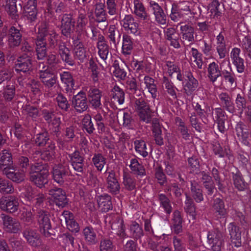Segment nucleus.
Returning a JSON list of instances; mask_svg holds the SVG:
<instances>
[{
    "instance_id": "nucleus-34",
    "label": "nucleus",
    "mask_w": 251,
    "mask_h": 251,
    "mask_svg": "<svg viewBox=\"0 0 251 251\" xmlns=\"http://www.w3.org/2000/svg\"><path fill=\"white\" fill-rule=\"evenodd\" d=\"M221 105L230 113L234 112V109L230 97L226 93H222L219 95Z\"/></svg>"
},
{
    "instance_id": "nucleus-58",
    "label": "nucleus",
    "mask_w": 251,
    "mask_h": 251,
    "mask_svg": "<svg viewBox=\"0 0 251 251\" xmlns=\"http://www.w3.org/2000/svg\"><path fill=\"white\" fill-rule=\"evenodd\" d=\"M130 231L132 236L138 238L143 235V230L138 224L136 222H132L130 226Z\"/></svg>"
},
{
    "instance_id": "nucleus-19",
    "label": "nucleus",
    "mask_w": 251,
    "mask_h": 251,
    "mask_svg": "<svg viewBox=\"0 0 251 251\" xmlns=\"http://www.w3.org/2000/svg\"><path fill=\"white\" fill-rule=\"evenodd\" d=\"M69 157L74 169L77 172L82 173L84 167V159L80 155V153L75 151L70 154Z\"/></svg>"
},
{
    "instance_id": "nucleus-3",
    "label": "nucleus",
    "mask_w": 251,
    "mask_h": 251,
    "mask_svg": "<svg viewBox=\"0 0 251 251\" xmlns=\"http://www.w3.org/2000/svg\"><path fill=\"white\" fill-rule=\"evenodd\" d=\"M191 15L189 3L187 2L180 3L178 7L175 4H172L170 17L173 21H177L182 18L187 20L186 16L190 17Z\"/></svg>"
},
{
    "instance_id": "nucleus-15",
    "label": "nucleus",
    "mask_w": 251,
    "mask_h": 251,
    "mask_svg": "<svg viewBox=\"0 0 251 251\" xmlns=\"http://www.w3.org/2000/svg\"><path fill=\"white\" fill-rule=\"evenodd\" d=\"M68 169L67 164L55 166L52 171V176L54 181L59 184L62 183L68 174Z\"/></svg>"
},
{
    "instance_id": "nucleus-61",
    "label": "nucleus",
    "mask_w": 251,
    "mask_h": 251,
    "mask_svg": "<svg viewBox=\"0 0 251 251\" xmlns=\"http://www.w3.org/2000/svg\"><path fill=\"white\" fill-rule=\"evenodd\" d=\"M123 184L125 188L128 190H132L135 188V181L128 175L124 176Z\"/></svg>"
},
{
    "instance_id": "nucleus-30",
    "label": "nucleus",
    "mask_w": 251,
    "mask_h": 251,
    "mask_svg": "<svg viewBox=\"0 0 251 251\" xmlns=\"http://www.w3.org/2000/svg\"><path fill=\"white\" fill-rule=\"evenodd\" d=\"M73 46L75 56L80 60H82L86 57L85 49L83 43L77 37L73 38Z\"/></svg>"
},
{
    "instance_id": "nucleus-37",
    "label": "nucleus",
    "mask_w": 251,
    "mask_h": 251,
    "mask_svg": "<svg viewBox=\"0 0 251 251\" xmlns=\"http://www.w3.org/2000/svg\"><path fill=\"white\" fill-rule=\"evenodd\" d=\"M133 49V43L132 38L127 35L123 36L122 52L125 55H129L131 53Z\"/></svg>"
},
{
    "instance_id": "nucleus-9",
    "label": "nucleus",
    "mask_w": 251,
    "mask_h": 251,
    "mask_svg": "<svg viewBox=\"0 0 251 251\" xmlns=\"http://www.w3.org/2000/svg\"><path fill=\"white\" fill-rule=\"evenodd\" d=\"M49 194L59 207H63L68 202L65 192L61 188L55 187L51 189L49 191Z\"/></svg>"
},
{
    "instance_id": "nucleus-45",
    "label": "nucleus",
    "mask_w": 251,
    "mask_h": 251,
    "mask_svg": "<svg viewBox=\"0 0 251 251\" xmlns=\"http://www.w3.org/2000/svg\"><path fill=\"white\" fill-rule=\"evenodd\" d=\"M59 52L63 61L70 65H73L74 63L70 57V50L63 44L59 45Z\"/></svg>"
},
{
    "instance_id": "nucleus-48",
    "label": "nucleus",
    "mask_w": 251,
    "mask_h": 251,
    "mask_svg": "<svg viewBox=\"0 0 251 251\" xmlns=\"http://www.w3.org/2000/svg\"><path fill=\"white\" fill-rule=\"evenodd\" d=\"M15 94V87L13 83L6 85L4 89L3 97L6 100L10 101L14 97Z\"/></svg>"
},
{
    "instance_id": "nucleus-52",
    "label": "nucleus",
    "mask_w": 251,
    "mask_h": 251,
    "mask_svg": "<svg viewBox=\"0 0 251 251\" xmlns=\"http://www.w3.org/2000/svg\"><path fill=\"white\" fill-rule=\"evenodd\" d=\"M14 192V188L11 183L8 180L0 178V193H12Z\"/></svg>"
},
{
    "instance_id": "nucleus-16",
    "label": "nucleus",
    "mask_w": 251,
    "mask_h": 251,
    "mask_svg": "<svg viewBox=\"0 0 251 251\" xmlns=\"http://www.w3.org/2000/svg\"><path fill=\"white\" fill-rule=\"evenodd\" d=\"M240 49L234 48L230 52V57L232 63L236 66L237 71L239 73L244 72L245 70L244 59L240 56Z\"/></svg>"
},
{
    "instance_id": "nucleus-28",
    "label": "nucleus",
    "mask_w": 251,
    "mask_h": 251,
    "mask_svg": "<svg viewBox=\"0 0 251 251\" xmlns=\"http://www.w3.org/2000/svg\"><path fill=\"white\" fill-rule=\"evenodd\" d=\"M3 173L8 178L16 183H20L25 179V175L24 171L16 170L14 166V169H8Z\"/></svg>"
},
{
    "instance_id": "nucleus-49",
    "label": "nucleus",
    "mask_w": 251,
    "mask_h": 251,
    "mask_svg": "<svg viewBox=\"0 0 251 251\" xmlns=\"http://www.w3.org/2000/svg\"><path fill=\"white\" fill-rule=\"evenodd\" d=\"M160 206L162 207L165 212L170 214L172 210V207L169 199L163 194L159 195Z\"/></svg>"
},
{
    "instance_id": "nucleus-1",
    "label": "nucleus",
    "mask_w": 251,
    "mask_h": 251,
    "mask_svg": "<svg viewBox=\"0 0 251 251\" xmlns=\"http://www.w3.org/2000/svg\"><path fill=\"white\" fill-rule=\"evenodd\" d=\"M30 180L39 188L48 182L49 171L46 165L36 163L30 168Z\"/></svg>"
},
{
    "instance_id": "nucleus-18",
    "label": "nucleus",
    "mask_w": 251,
    "mask_h": 251,
    "mask_svg": "<svg viewBox=\"0 0 251 251\" xmlns=\"http://www.w3.org/2000/svg\"><path fill=\"white\" fill-rule=\"evenodd\" d=\"M75 110L82 113L88 108V104L85 95L83 93H78L75 95L73 100Z\"/></svg>"
},
{
    "instance_id": "nucleus-57",
    "label": "nucleus",
    "mask_w": 251,
    "mask_h": 251,
    "mask_svg": "<svg viewBox=\"0 0 251 251\" xmlns=\"http://www.w3.org/2000/svg\"><path fill=\"white\" fill-rule=\"evenodd\" d=\"M57 37L58 35L55 31L53 29H50L47 25L46 32L43 36L44 41H46V38L48 37L50 44L54 45L56 43Z\"/></svg>"
},
{
    "instance_id": "nucleus-4",
    "label": "nucleus",
    "mask_w": 251,
    "mask_h": 251,
    "mask_svg": "<svg viewBox=\"0 0 251 251\" xmlns=\"http://www.w3.org/2000/svg\"><path fill=\"white\" fill-rule=\"evenodd\" d=\"M47 24H42L38 28L36 41V52L37 58L39 60L43 59L47 54L46 42L43 39V36L46 32Z\"/></svg>"
},
{
    "instance_id": "nucleus-7",
    "label": "nucleus",
    "mask_w": 251,
    "mask_h": 251,
    "mask_svg": "<svg viewBox=\"0 0 251 251\" xmlns=\"http://www.w3.org/2000/svg\"><path fill=\"white\" fill-rule=\"evenodd\" d=\"M21 197L33 205L35 204L37 208L41 205L44 200L43 194L37 193L30 187H28L25 192H23Z\"/></svg>"
},
{
    "instance_id": "nucleus-11",
    "label": "nucleus",
    "mask_w": 251,
    "mask_h": 251,
    "mask_svg": "<svg viewBox=\"0 0 251 251\" xmlns=\"http://www.w3.org/2000/svg\"><path fill=\"white\" fill-rule=\"evenodd\" d=\"M61 30L62 34L69 36L73 31L75 26V21L71 15L64 14L61 18Z\"/></svg>"
},
{
    "instance_id": "nucleus-12",
    "label": "nucleus",
    "mask_w": 251,
    "mask_h": 251,
    "mask_svg": "<svg viewBox=\"0 0 251 251\" xmlns=\"http://www.w3.org/2000/svg\"><path fill=\"white\" fill-rule=\"evenodd\" d=\"M31 56L22 55L16 61L15 65L16 71L26 73L32 70Z\"/></svg>"
},
{
    "instance_id": "nucleus-33",
    "label": "nucleus",
    "mask_w": 251,
    "mask_h": 251,
    "mask_svg": "<svg viewBox=\"0 0 251 251\" xmlns=\"http://www.w3.org/2000/svg\"><path fill=\"white\" fill-rule=\"evenodd\" d=\"M101 93L97 88H91L88 92L90 102L95 108L99 107L100 104Z\"/></svg>"
},
{
    "instance_id": "nucleus-22",
    "label": "nucleus",
    "mask_w": 251,
    "mask_h": 251,
    "mask_svg": "<svg viewBox=\"0 0 251 251\" xmlns=\"http://www.w3.org/2000/svg\"><path fill=\"white\" fill-rule=\"evenodd\" d=\"M97 200L99 208L101 212H107L112 209L111 198L108 194L99 196Z\"/></svg>"
},
{
    "instance_id": "nucleus-27",
    "label": "nucleus",
    "mask_w": 251,
    "mask_h": 251,
    "mask_svg": "<svg viewBox=\"0 0 251 251\" xmlns=\"http://www.w3.org/2000/svg\"><path fill=\"white\" fill-rule=\"evenodd\" d=\"M237 136L246 145L251 143V133L242 124H238L236 127Z\"/></svg>"
},
{
    "instance_id": "nucleus-2",
    "label": "nucleus",
    "mask_w": 251,
    "mask_h": 251,
    "mask_svg": "<svg viewBox=\"0 0 251 251\" xmlns=\"http://www.w3.org/2000/svg\"><path fill=\"white\" fill-rule=\"evenodd\" d=\"M176 78L179 81L184 80V90L187 95H191L198 86V80L190 72H185L183 75L179 73L177 74Z\"/></svg>"
},
{
    "instance_id": "nucleus-42",
    "label": "nucleus",
    "mask_w": 251,
    "mask_h": 251,
    "mask_svg": "<svg viewBox=\"0 0 251 251\" xmlns=\"http://www.w3.org/2000/svg\"><path fill=\"white\" fill-rule=\"evenodd\" d=\"M213 207L215 213L220 217H224L227 213L224 201L219 198L214 200Z\"/></svg>"
},
{
    "instance_id": "nucleus-62",
    "label": "nucleus",
    "mask_w": 251,
    "mask_h": 251,
    "mask_svg": "<svg viewBox=\"0 0 251 251\" xmlns=\"http://www.w3.org/2000/svg\"><path fill=\"white\" fill-rule=\"evenodd\" d=\"M58 106L63 110H67L69 107V104L67 99L62 94H58L56 98Z\"/></svg>"
},
{
    "instance_id": "nucleus-24",
    "label": "nucleus",
    "mask_w": 251,
    "mask_h": 251,
    "mask_svg": "<svg viewBox=\"0 0 251 251\" xmlns=\"http://www.w3.org/2000/svg\"><path fill=\"white\" fill-rule=\"evenodd\" d=\"M22 34L20 30L12 26L9 31L8 43L11 47H14L20 45L21 42Z\"/></svg>"
},
{
    "instance_id": "nucleus-6",
    "label": "nucleus",
    "mask_w": 251,
    "mask_h": 251,
    "mask_svg": "<svg viewBox=\"0 0 251 251\" xmlns=\"http://www.w3.org/2000/svg\"><path fill=\"white\" fill-rule=\"evenodd\" d=\"M38 224L41 232L46 236L50 234L49 230L51 229L50 221L47 212L39 210L37 216Z\"/></svg>"
},
{
    "instance_id": "nucleus-5",
    "label": "nucleus",
    "mask_w": 251,
    "mask_h": 251,
    "mask_svg": "<svg viewBox=\"0 0 251 251\" xmlns=\"http://www.w3.org/2000/svg\"><path fill=\"white\" fill-rule=\"evenodd\" d=\"M135 109L140 120L146 123L151 121V111L149 105L143 99H140L135 101Z\"/></svg>"
},
{
    "instance_id": "nucleus-44",
    "label": "nucleus",
    "mask_w": 251,
    "mask_h": 251,
    "mask_svg": "<svg viewBox=\"0 0 251 251\" xmlns=\"http://www.w3.org/2000/svg\"><path fill=\"white\" fill-rule=\"evenodd\" d=\"M83 233L86 241L90 244H95L97 242L96 233L92 227H85Z\"/></svg>"
},
{
    "instance_id": "nucleus-17",
    "label": "nucleus",
    "mask_w": 251,
    "mask_h": 251,
    "mask_svg": "<svg viewBox=\"0 0 251 251\" xmlns=\"http://www.w3.org/2000/svg\"><path fill=\"white\" fill-rule=\"evenodd\" d=\"M121 24L124 29L128 32L134 34H138L139 33L138 24L135 22L134 18L131 15H126L122 21Z\"/></svg>"
},
{
    "instance_id": "nucleus-14",
    "label": "nucleus",
    "mask_w": 251,
    "mask_h": 251,
    "mask_svg": "<svg viewBox=\"0 0 251 251\" xmlns=\"http://www.w3.org/2000/svg\"><path fill=\"white\" fill-rule=\"evenodd\" d=\"M0 168L3 172L8 169H14L12 155L7 150H3L0 152Z\"/></svg>"
},
{
    "instance_id": "nucleus-10",
    "label": "nucleus",
    "mask_w": 251,
    "mask_h": 251,
    "mask_svg": "<svg viewBox=\"0 0 251 251\" xmlns=\"http://www.w3.org/2000/svg\"><path fill=\"white\" fill-rule=\"evenodd\" d=\"M4 229L9 232L17 233L21 229L20 223L15 219L2 214L1 215Z\"/></svg>"
},
{
    "instance_id": "nucleus-21",
    "label": "nucleus",
    "mask_w": 251,
    "mask_h": 251,
    "mask_svg": "<svg viewBox=\"0 0 251 251\" xmlns=\"http://www.w3.org/2000/svg\"><path fill=\"white\" fill-rule=\"evenodd\" d=\"M216 50L220 59H223L226 57L227 50L225 37L222 32H220L216 37Z\"/></svg>"
},
{
    "instance_id": "nucleus-31",
    "label": "nucleus",
    "mask_w": 251,
    "mask_h": 251,
    "mask_svg": "<svg viewBox=\"0 0 251 251\" xmlns=\"http://www.w3.org/2000/svg\"><path fill=\"white\" fill-rule=\"evenodd\" d=\"M23 235L27 241L32 246L37 247L40 245L39 235L35 230L27 229L23 232Z\"/></svg>"
},
{
    "instance_id": "nucleus-53",
    "label": "nucleus",
    "mask_w": 251,
    "mask_h": 251,
    "mask_svg": "<svg viewBox=\"0 0 251 251\" xmlns=\"http://www.w3.org/2000/svg\"><path fill=\"white\" fill-rule=\"evenodd\" d=\"M201 175L205 187L208 190L209 194H211L213 192L214 186L211 177L204 172H201Z\"/></svg>"
},
{
    "instance_id": "nucleus-32",
    "label": "nucleus",
    "mask_w": 251,
    "mask_h": 251,
    "mask_svg": "<svg viewBox=\"0 0 251 251\" xmlns=\"http://www.w3.org/2000/svg\"><path fill=\"white\" fill-rule=\"evenodd\" d=\"M221 75V71L218 64L215 62L210 63L207 67V76L210 81L213 83L215 82Z\"/></svg>"
},
{
    "instance_id": "nucleus-26",
    "label": "nucleus",
    "mask_w": 251,
    "mask_h": 251,
    "mask_svg": "<svg viewBox=\"0 0 251 251\" xmlns=\"http://www.w3.org/2000/svg\"><path fill=\"white\" fill-rule=\"evenodd\" d=\"M228 229L230 235L232 243L236 247L241 246V233L239 227L235 226L233 223H230L228 226Z\"/></svg>"
},
{
    "instance_id": "nucleus-38",
    "label": "nucleus",
    "mask_w": 251,
    "mask_h": 251,
    "mask_svg": "<svg viewBox=\"0 0 251 251\" xmlns=\"http://www.w3.org/2000/svg\"><path fill=\"white\" fill-rule=\"evenodd\" d=\"M134 12L141 20H146L148 14L142 3L139 0H134Z\"/></svg>"
},
{
    "instance_id": "nucleus-41",
    "label": "nucleus",
    "mask_w": 251,
    "mask_h": 251,
    "mask_svg": "<svg viewBox=\"0 0 251 251\" xmlns=\"http://www.w3.org/2000/svg\"><path fill=\"white\" fill-rule=\"evenodd\" d=\"M144 81L148 92L151 93L152 97L155 99L157 96V88L154 83V80L149 76H145L144 78Z\"/></svg>"
},
{
    "instance_id": "nucleus-35",
    "label": "nucleus",
    "mask_w": 251,
    "mask_h": 251,
    "mask_svg": "<svg viewBox=\"0 0 251 251\" xmlns=\"http://www.w3.org/2000/svg\"><path fill=\"white\" fill-rule=\"evenodd\" d=\"M191 195L197 202H200L203 200L202 191L199 184L196 181L191 182Z\"/></svg>"
},
{
    "instance_id": "nucleus-59",
    "label": "nucleus",
    "mask_w": 251,
    "mask_h": 251,
    "mask_svg": "<svg viewBox=\"0 0 251 251\" xmlns=\"http://www.w3.org/2000/svg\"><path fill=\"white\" fill-rule=\"evenodd\" d=\"M82 124L87 132L91 133L93 132L95 128L91 121V117L90 115H87L84 116L82 120Z\"/></svg>"
},
{
    "instance_id": "nucleus-40",
    "label": "nucleus",
    "mask_w": 251,
    "mask_h": 251,
    "mask_svg": "<svg viewBox=\"0 0 251 251\" xmlns=\"http://www.w3.org/2000/svg\"><path fill=\"white\" fill-rule=\"evenodd\" d=\"M55 149L54 143H49L47 147L42 152L41 154V158L46 161H49L52 159L55 154Z\"/></svg>"
},
{
    "instance_id": "nucleus-55",
    "label": "nucleus",
    "mask_w": 251,
    "mask_h": 251,
    "mask_svg": "<svg viewBox=\"0 0 251 251\" xmlns=\"http://www.w3.org/2000/svg\"><path fill=\"white\" fill-rule=\"evenodd\" d=\"M53 75L54 74L50 67L45 66L44 64L42 65V69L40 70L39 73V76L41 81L46 80V79L49 78Z\"/></svg>"
},
{
    "instance_id": "nucleus-47",
    "label": "nucleus",
    "mask_w": 251,
    "mask_h": 251,
    "mask_svg": "<svg viewBox=\"0 0 251 251\" xmlns=\"http://www.w3.org/2000/svg\"><path fill=\"white\" fill-rule=\"evenodd\" d=\"M175 122L182 138L185 140L188 139L189 137V134L187 127L185 126L184 123L179 117H176L175 119Z\"/></svg>"
},
{
    "instance_id": "nucleus-13",
    "label": "nucleus",
    "mask_w": 251,
    "mask_h": 251,
    "mask_svg": "<svg viewBox=\"0 0 251 251\" xmlns=\"http://www.w3.org/2000/svg\"><path fill=\"white\" fill-rule=\"evenodd\" d=\"M108 176L106 178V188L107 191L113 195L119 193L120 185L114 172L111 171L107 173Z\"/></svg>"
},
{
    "instance_id": "nucleus-29",
    "label": "nucleus",
    "mask_w": 251,
    "mask_h": 251,
    "mask_svg": "<svg viewBox=\"0 0 251 251\" xmlns=\"http://www.w3.org/2000/svg\"><path fill=\"white\" fill-rule=\"evenodd\" d=\"M180 33L183 42L186 41L190 44L194 42V29L188 25H185L180 26Z\"/></svg>"
},
{
    "instance_id": "nucleus-64",
    "label": "nucleus",
    "mask_w": 251,
    "mask_h": 251,
    "mask_svg": "<svg viewBox=\"0 0 251 251\" xmlns=\"http://www.w3.org/2000/svg\"><path fill=\"white\" fill-rule=\"evenodd\" d=\"M113 246L112 242L108 239H104L100 242V251H112Z\"/></svg>"
},
{
    "instance_id": "nucleus-8",
    "label": "nucleus",
    "mask_w": 251,
    "mask_h": 251,
    "mask_svg": "<svg viewBox=\"0 0 251 251\" xmlns=\"http://www.w3.org/2000/svg\"><path fill=\"white\" fill-rule=\"evenodd\" d=\"M207 240L212 251H220L222 243V234L217 230L208 232Z\"/></svg>"
},
{
    "instance_id": "nucleus-50",
    "label": "nucleus",
    "mask_w": 251,
    "mask_h": 251,
    "mask_svg": "<svg viewBox=\"0 0 251 251\" xmlns=\"http://www.w3.org/2000/svg\"><path fill=\"white\" fill-rule=\"evenodd\" d=\"M92 162L97 170L101 171L106 163V159L102 154H95L92 158Z\"/></svg>"
},
{
    "instance_id": "nucleus-39",
    "label": "nucleus",
    "mask_w": 251,
    "mask_h": 251,
    "mask_svg": "<svg viewBox=\"0 0 251 251\" xmlns=\"http://www.w3.org/2000/svg\"><path fill=\"white\" fill-rule=\"evenodd\" d=\"M61 81L66 85L67 91H72L74 89V81L73 77L68 72H64L60 74Z\"/></svg>"
},
{
    "instance_id": "nucleus-43",
    "label": "nucleus",
    "mask_w": 251,
    "mask_h": 251,
    "mask_svg": "<svg viewBox=\"0 0 251 251\" xmlns=\"http://www.w3.org/2000/svg\"><path fill=\"white\" fill-rule=\"evenodd\" d=\"M189 54L191 61L195 62L199 69H201L203 64L202 54L194 48L191 49Z\"/></svg>"
},
{
    "instance_id": "nucleus-46",
    "label": "nucleus",
    "mask_w": 251,
    "mask_h": 251,
    "mask_svg": "<svg viewBox=\"0 0 251 251\" xmlns=\"http://www.w3.org/2000/svg\"><path fill=\"white\" fill-rule=\"evenodd\" d=\"M112 98L119 104H122L125 101V94L123 90L118 86H115L112 90Z\"/></svg>"
},
{
    "instance_id": "nucleus-63",
    "label": "nucleus",
    "mask_w": 251,
    "mask_h": 251,
    "mask_svg": "<svg viewBox=\"0 0 251 251\" xmlns=\"http://www.w3.org/2000/svg\"><path fill=\"white\" fill-rule=\"evenodd\" d=\"M235 103L238 110L240 113H242L244 109L246 107V101L243 97L240 94H238L236 99Z\"/></svg>"
},
{
    "instance_id": "nucleus-54",
    "label": "nucleus",
    "mask_w": 251,
    "mask_h": 251,
    "mask_svg": "<svg viewBox=\"0 0 251 251\" xmlns=\"http://www.w3.org/2000/svg\"><path fill=\"white\" fill-rule=\"evenodd\" d=\"M23 112L33 119H35L39 114L38 110L35 107L29 104H25L23 106Z\"/></svg>"
},
{
    "instance_id": "nucleus-60",
    "label": "nucleus",
    "mask_w": 251,
    "mask_h": 251,
    "mask_svg": "<svg viewBox=\"0 0 251 251\" xmlns=\"http://www.w3.org/2000/svg\"><path fill=\"white\" fill-rule=\"evenodd\" d=\"M233 178L235 187L240 191L244 190L246 187V183L240 174H236L234 175Z\"/></svg>"
},
{
    "instance_id": "nucleus-25",
    "label": "nucleus",
    "mask_w": 251,
    "mask_h": 251,
    "mask_svg": "<svg viewBox=\"0 0 251 251\" xmlns=\"http://www.w3.org/2000/svg\"><path fill=\"white\" fill-rule=\"evenodd\" d=\"M62 216L65 220L67 228L73 232H77L79 230L78 224L74 220L73 214L69 211H64Z\"/></svg>"
},
{
    "instance_id": "nucleus-56",
    "label": "nucleus",
    "mask_w": 251,
    "mask_h": 251,
    "mask_svg": "<svg viewBox=\"0 0 251 251\" xmlns=\"http://www.w3.org/2000/svg\"><path fill=\"white\" fill-rule=\"evenodd\" d=\"M95 13L99 22L106 21V13L104 10V5L102 3H100L96 5Z\"/></svg>"
},
{
    "instance_id": "nucleus-51",
    "label": "nucleus",
    "mask_w": 251,
    "mask_h": 251,
    "mask_svg": "<svg viewBox=\"0 0 251 251\" xmlns=\"http://www.w3.org/2000/svg\"><path fill=\"white\" fill-rule=\"evenodd\" d=\"M135 149L136 151L143 157H146L148 155L147 151L146 144L144 141L137 140L134 142Z\"/></svg>"
},
{
    "instance_id": "nucleus-23",
    "label": "nucleus",
    "mask_w": 251,
    "mask_h": 251,
    "mask_svg": "<svg viewBox=\"0 0 251 251\" xmlns=\"http://www.w3.org/2000/svg\"><path fill=\"white\" fill-rule=\"evenodd\" d=\"M150 6L155 17L156 22L161 25L166 24V16L161 7L154 1L150 2Z\"/></svg>"
},
{
    "instance_id": "nucleus-36",
    "label": "nucleus",
    "mask_w": 251,
    "mask_h": 251,
    "mask_svg": "<svg viewBox=\"0 0 251 251\" xmlns=\"http://www.w3.org/2000/svg\"><path fill=\"white\" fill-rule=\"evenodd\" d=\"M129 167L133 173L143 176L146 175L145 170L144 167L140 164L136 158H131L130 160Z\"/></svg>"
},
{
    "instance_id": "nucleus-20",
    "label": "nucleus",
    "mask_w": 251,
    "mask_h": 251,
    "mask_svg": "<svg viewBox=\"0 0 251 251\" xmlns=\"http://www.w3.org/2000/svg\"><path fill=\"white\" fill-rule=\"evenodd\" d=\"M17 0H0V5L3 7L13 19L18 17L16 6Z\"/></svg>"
}]
</instances>
